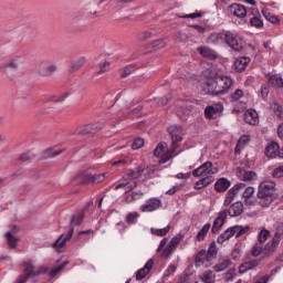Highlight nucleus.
I'll return each instance as SVG.
<instances>
[{
    "instance_id": "4468645a",
    "label": "nucleus",
    "mask_w": 283,
    "mask_h": 283,
    "mask_svg": "<svg viewBox=\"0 0 283 283\" xmlns=\"http://www.w3.org/2000/svg\"><path fill=\"white\" fill-rule=\"evenodd\" d=\"M224 111V106L222 104H214L207 106L205 109L206 118H216L217 116H220L222 112Z\"/></svg>"
},
{
    "instance_id": "a19ab883",
    "label": "nucleus",
    "mask_w": 283,
    "mask_h": 283,
    "mask_svg": "<svg viewBox=\"0 0 283 283\" xmlns=\"http://www.w3.org/2000/svg\"><path fill=\"white\" fill-rule=\"evenodd\" d=\"M70 96V93H63L60 96H54V95H49L46 96V101L52 102V103H63Z\"/></svg>"
},
{
    "instance_id": "423d86ee",
    "label": "nucleus",
    "mask_w": 283,
    "mask_h": 283,
    "mask_svg": "<svg viewBox=\"0 0 283 283\" xmlns=\"http://www.w3.org/2000/svg\"><path fill=\"white\" fill-rule=\"evenodd\" d=\"M223 43H227V45H229V48H231L235 52H240L241 50L244 49V40H242L240 35L235 34L232 31L226 32V38L223 40Z\"/></svg>"
},
{
    "instance_id": "7c9ffc66",
    "label": "nucleus",
    "mask_w": 283,
    "mask_h": 283,
    "mask_svg": "<svg viewBox=\"0 0 283 283\" xmlns=\"http://www.w3.org/2000/svg\"><path fill=\"white\" fill-rule=\"evenodd\" d=\"M250 142H251V136L242 135L239 138L237 146L234 148L235 154H240V151H242V149H244V147H247V145H249Z\"/></svg>"
},
{
    "instance_id": "7ed1b4c3",
    "label": "nucleus",
    "mask_w": 283,
    "mask_h": 283,
    "mask_svg": "<svg viewBox=\"0 0 283 283\" xmlns=\"http://www.w3.org/2000/svg\"><path fill=\"white\" fill-rule=\"evenodd\" d=\"M249 229H251L249 226H234L228 228L218 237L217 242H219V244H222L223 242H227V240L233 238V235H235V238H240V235H244V233H248Z\"/></svg>"
},
{
    "instance_id": "9d476101",
    "label": "nucleus",
    "mask_w": 283,
    "mask_h": 283,
    "mask_svg": "<svg viewBox=\"0 0 283 283\" xmlns=\"http://www.w3.org/2000/svg\"><path fill=\"white\" fill-rule=\"evenodd\" d=\"M265 156L268 158H283V147L280 149V144L272 142L265 147Z\"/></svg>"
},
{
    "instance_id": "5701e85b",
    "label": "nucleus",
    "mask_w": 283,
    "mask_h": 283,
    "mask_svg": "<svg viewBox=\"0 0 283 283\" xmlns=\"http://www.w3.org/2000/svg\"><path fill=\"white\" fill-rule=\"evenodd\" d=\"M151 269H154V259L148 260L147 263L136 272V280L138 282H140V280H144V277L149 273V271H151Z\"/></svg>"
},
{
    "instance_id": "0eeeda50",
    "label": "nucleus",
    "mask_w": 283,
    "mask_h": 283,
    "mask_svg": "<svg viewBox=\"0 0 283 283\" xmlns=\"http://www.w3.org/2000/svg\"><path fill=\"white\" fill-rule=\"evenodd\" d=\"M202 92L210 96H220V94H222V91L218 84L217 75H210V77L202 85Z\"/></svg>"
},
{
    "instance_id": "39448f33",
    "label": "nucleus",
    "mask_w": 283,
    "mask_h": 283,
    "mask_svg": "<svg viewBox=\"0 0 283 283\" xmlns=\"http://www.w3.org/2000/svg\"><path fill=\"white\" fill-rule=\"evenodd\" d=\"M223 43H227V45H229V48H231L235 52H240L241 50L244 49V40H242L240 35L235 34L232 31L226 32V38L223 40Z\"/></svg>"
},
{
    "instance_id": "cd10ccee",
    "label": "nucleus",
    "mask_w": 283,
    "mask_h": 283,
    "mask_svg": "<svg viewBox=\"0 0 283 283\" xmlns=\"http://www.w3.org/2000/svg\"><path fill=\"white\" fill-rule=\"evenodd\" d=\"M249 63H251V57L240 56L234 61V70L237 72H244Z\"/></svg>"
},
{
    "instance_id": "de8ad7c7",
    "label": "nucleus",
    "mask_w": 283,
    "mask_h": 283,
    "mask_svg": "<svg viewBox=\"0 0 283 283\" xmlns=\"http://www.w3.org/2000/svg\"><path fill=\"white\" fill-rule=\"evenodd\" d=\"M207 253L208 256H210V260H216V258H218V245H216V243H211Z\"/></svg>"
},
{
    "instance_id": "3c124183",
    "label": "nucleus",
    "mask_w": 283,
    "mask_h": 283,
    "mask_svg": "<svg viewBox=\"0 0 283 283\" xmlns=\"http://www.w3.org/2000/svg\"><path fill=\"white\" fill-rule=\"evenodd\" d=\"M3 67L7 70H19V64L17 63V60L8 61L3 64Z\"/></svg>"
},
{
    "instance_id": "680f3d73",
    "label": "nucleus",
    "mask_w": 283,
    "mask_h": 283,
    "mask_svg": "<svg viewBox=\"0 0 283 283\" xmlns=\"http://www.w3.org/2000/svg\"><path fill=\"white\" fill-rule=\"evenodd\" d=\"M176 273V265L171 264L168 266V269L164 273V277H169L170 275H174Z\"/></svg>"
},
{
    "instance_id": "864d4df0",
    "label": "nucleus",
    "mask_w": 283,
    "mask_h": 283,
    "mask_svg": "<svg viewBox=\"0 0 283 283\" xmlns=\"http://www.w3.org/2000/svg\"><path fill=\"white\" fill-rule=\"evenodd\" d=\"M65 266V262L60 264L59 266L56 268H53L51 269L49 272H48V275L50 277H54V275H57V273Z\"/></svg>"
},
{
    "instance_id": "ddd939ff",
    "label": "nucleus",
    "mask_w": 283,
    "mask_h": 283,
    "mask_svg": "<svg viewBox=\"0 0 283 283\" xmlns=\"http://www.w3.org/2000/svg\"><path fill=\"white\" fill-rule=\"evenodd\" d=\"M217 83L221 94H227V92H229L233 86V80L227 75H217Z\"/></svg>"
},
{
    "instance_id": "72a5a7b5",
    "label": "nucleus",
    "mask_w": 283,
    "mask_h": 283,
    "mask_svg": "<svg viewBox=\"0 0 283 283\" xmlns=\"http://www.w3.org/2000/svg\"><path fill=\"white\" fill-rule=\"evenodd\" d=\"M224 39H226V33H212L208 38V43L218 45V43H224Z\"/></svg>"
},
{
    "instance_id": "6ab92c4d",
    "label": "nucleus",
    "mask_w": 283,
    "mask_h": 283,
    "mask_svg": "<svg viewBox=\"0 0 283 283\" xmlns=\"http://www.w3.org/2000/svg\"><path fill=\"white\" fill-rule=\"evenodd\" d=\"M244 212V203L242 201H237L232 203L227 210V216H230V218H238V216H242Z\"/></svg>"
},
{
    "instance_id": "f257e3e1",
    "label": "nucleus",
    "mask_w": 283,
    "mask_h": 283,
    "mask_svg": "<svg viewBox=\"0 0 283 283\" xmlns=\"http://www.w3.org/2000/svg\"><path fill=\"white\" fill-rule=\"evenodd\" d=\"M275 191V181H262L258 188L256 205L263 209L271 207L277 200Z\"/></svg>"
},
{
    "instance_id": "b1692460",
    "label": "nucleus",
    "mask_w": 283,
    "mask_h": 283,
    "mask_svg": "<svg viewBox=\"0 0 283 283\" xmlns=\"http://www.w3.org/2000/svg\"><path fill=\"white\" fill-rule=\"evenodd\" d=\"M237 176L239 179L245 181V182H251V180H255L258 175L254 171L247 170L244 168H239Z\"/></svg>"
},
{
    "instance_id": "e433bc0d",
    "label": "nucleus",
    "mask_w": 283,
    "mask_h": 283,
    "mask_svg": "<svg viewBox=\"0 0 283 283\" xmlns=\"http://www.w3.org/2000/svg\"><path fill=\"white\" fill-rule=\"evenodd\" d=\"M4 238H7V242L10 247V249H17V244H19V239H17L14 235H12V232H7L4 234Z\"/></svg>"
},
{
    "instance_id": "2eb2a0df",
    "label": "nucleus",
    "mask_w": 283,
    "mask_h": 283,
    "mask_svg": "<svg viewBox=\"0 0 283 283\" xmlns=\"http://www.w3.org/2000/svg\"><path fill=\"white\" fill-rule=\"evenodd\" d=\"M159 253H161V258H168L170 253L176 251V245H172L171 243L167 244V238H164L160 241V244L157 249Z\"/></svg>"
},
{
    "instance_id": "5fc2aeb1",
    "label": "nucleus",
    "mask_w": 283,
    "mask_h": 283,
    "mask_svg": "<svg viewBox=\"0 0 283 283\" xmlns=\"http://www.w3.org/2000/svg\"><path fill=\"white\" fill-rule=\"evenodd\" d=\"M145 145V139L143 138H136L132 144V149H140Z\"/></svg>"
},
{
    "instance_id": "dca6fc26",
    "label": "nucleus",
    "mask_w": 283,
    "mask_h": 283,
    "mask_svg": "<svg viewBox=\"0 0 283 283\" xmlns=\"http://www.w3.org/2000/svg\"><path fill=\"white\" fill-rule=\"evenodd\" d=\"M230 14L232 17H237L238 19H245L247 18V7L244 4L234 3L229 7Z\"/></svg>"
},
{
    "instance_id": "6e6552de",
    "label": "nucleus",
    "mask_w": 283,
    "mask_h": 283,
    "mask_svg": "<svg viewBox=\"0 0 283 283\" xmlns=\"http://www.w3.org/2000/svg\"><path fill=\"white\" fill-rule=\"evenodd\" d=\"M70 229L67 230V234H61L55 242L52 243L53 249H63L65 244H67L69 240L72 239V235H74V217L71 218L70 221Z\"/></svg>"
},
{
    "instance_id": "a878e982",
    "label": "nucleus",
    "mask_w": 283,
    "mask_h": 283,
    "mask_svg": "<svg viewBox=\"0 0 283 283\" xmlns=\"http://www.w3.org/2000/svg\"><path fill=\"white\" fill-rule=\"evenodd\" d=\"M243 118L248 125H258V122L260 120V116L253 108L245 111Z\"/></svg>"
},
{
    "instance_id": "bf43d9fd",
    "label": "nucleus",
    "mask_w": 283,
    "mask_h": 283,
    "mask_svg": "<svg viewBox=\"0 0 283 283\" xmlns=\"http://www.w3.org/2000/svg\"><path fill=\"white\" fill-rule=\"evenodd\" d=\"M202 17V12L196 11L195 13L181 15V19H200Z\"/></svg>"
},
{
    "instance_id": "f704fd0d",
    "label": "nucleus",
    "mask_w": 283,
    "mask_h": 283,
    "mask_svg": "<svg viewBox=\"0 0 283 283\" xmlns=\"http://www.w3.org/2000/svg\"><path fill=\"white\" fill-rule=\"evenodd\" d=\"M85 63H87V57L85 56H81L77 60H74L71 64L72 72H78V70H81Z\"/></svg>"
},
{
    "instance_id": "ea45409f",
    "label": "nucleus",
    "mask_w": 283,
    "mask_h": 283,
    "mask_svg": "<svg viewBox=\"0 0 283 283\" xmlns=\"http://www.w3.org/2000/svg\"><path fill=\"white\" fill-rule=\"evenodd\" d=\"M209 229H211L210 223H206L197 233V240L201 242V240H205L207 233H209Z\"/></svg>"
},
{
    "instance_id": "c756f323",
    "label": "nucleus",
    "mask_w": 283,
    "mask_h": 283,
    "mask_svg": "<svg viewBox=\"0 0 283 283\" xmlns=\"http://www.w3.org/2000/svg\"><path fill=\"white\" fill-rule=\"evenodd\" d=\"M198 52L201 54V56L209 59L210 61L218 59V53L207 46L199 48Z\"/></svg>"
},
{
    "instance_id": "c9c22d12",
    "label": "nucleus",
    "mask_w": 283,
    "mask_h": 283,
    "mask_svg": "<svg viewBox=\"0 0 283 283\" xmlns=\"http://www.w3.org/2000/svg\"><path fill=\"white\" fill-rule=\"evenodd\" d=\"M60 154H63V149H61L59 147H52V148H48L43 153V157L44 158H54V157L59 156Z\"/></svg>"
},
{
    "instance_id": "774afa93",
    "label": "nucleus",
    "mask_w": 283,
    "mask_h": 283,
    "mask_svg": "<svg viewBox=\"0 0 283 283\" xmlns=\"http://www.w3.org/2000/svg\"><path fill=\"white\" fill-rule=\"evenodd\" d=\"M132 72H134V66H126L124 69V71L122 72V77L125 78V77L129 76V74H132Z\"/></svg>"
},
{
    "instance_id": "6e6d98bb",
    "label": "nucleus",
    "mask_w": 283,
    "mask_h": 283,
    "mask_svg": "<svg viewBox=\"0 0 283 283\" xmlns=\"http://www.w3.org/2000/svg\"><path fill=\"white\" fill-rule=\"evenodd\" d=\"M165 45H167V43H165V41L163 40H156L151 43L153 50H163Z\"/></svg>"
},
{
    "instance_id": "0e129e2a",
    "label": "nucleus",
    "mask_w": 283,
    "mask_h": 283,
    "mask_svg": "<svg viewBox=\"0 0 283 283\" xmlns=\"http://www.w3.org/2000/svg\"><path fill=\"white\" fill-rule=\"evenodd\" d=\"M181 241H182V235H175L171 238L169 243L176 248L178 247V244H180Z\"/></svg>"
},
{
    "instance_id": "58836bf2",
    "label": "nucleus",
    "mask_w": 283,
    "mask_h": 283,
    "mask_svg": "<svg viewBox=\"0 0 283 283\" xmlns=\"http://www.w3.org/2000/svg\"><path fill=\"white\" fill-rule=\"evenodd\" d=\"M271 109L275 114V116H277V118H283V107L282 104H280V102H274L271 105Z\"/></svg>"
},
{
    "instance_id": "f03ea898",
    "label": "nucleus",
    "mask_w": 283,
    "mask_h": 283,
    "mask_svg": "<svg viewBox=\"0 0 283 283\" xmlns=\"http://www.w3.org/2000/svg\"><path fill=\"white\" fill-rule=\"evenodd\" d=\"M218 174V168L213 166V163L206 161L199 168L192 171V176L195 178H200L195 184V189H205V187H209L211 182H213V175Z\"/></svg>"
},
{
    "instance_id": "9b49d317",
    "label": "nucleus",
    "mask_w": 283,
    "mask_h": 283,
    "mask_svg": "<svg viewBox=\"0 0 283 283\" xmlns=\"http://www.w3.org/2000/svg\"><path fill=\"white\" fill-rule=\"evenodd\" d=\"M211 262L213 261L210 259L207 250H201L196 256L195 266H205L206 269H209V266L212 264Z\"/></svg>"
},
{
    "instance_id": "4c0bfd02",
    "label": "nucleus",
    "mask_w": 283,
    "mask_h": 283,
    "mask_svg": "<svg viewBox=\"0 0 283 283\" xmlns=\"http://www.w3.org/2000/svg\"><path fill=\"white\" fill-rule=\"evenodd\" d=\"M22 266H24V275L27 277H32V273L34 271V264L32 263V260L24 262Z\"/></svg>"
},
{
    "instance_id": "aec40b11",
    "label": "nucleus",
    "mask_w": 283,
    "mask_h": 283,
    "mask_svg": "<svg viewBox=\"0 0 283 283\" xmlns=\"http://www.w3.org/2000/svg\"><path fill=\"white\" fill-rule=\"evenodd\" d=\"M171 98V93H168L165 97H154L153 99L147 101L146 105H150V107H165V105H167V103H169Z\"/></svg>"
},
{
    "instance_id": "37998d69",
    "label": "nucleus",
    "mask_w": 283,
    "mask_h": 283,
    "mask_svg": "<svg viewBox=\"0 0 283 283\" xmlns=\"http://www.w3.org/2000/svg\"><path fill=\"white\" fill-rule=\"evenodd\" d=\"M250 24L252 28H264V22L260 18V15H254L250 18Z\"/></svg>"
},
{
    "instance_id": "4d7b16f0",
    "label": "nucleus",
    "mask_w": 283,
    "mask_h": 283,
    "mask_svg": "<svg viewBox=\"0 0 283 283\" xmlns=\"http://www.w3.org/2000/svg\"><path fill=\"white\" fill-rule=\"evenodd\" d=\"M269 235H270L269 230H261L259 233V242H261V243L266 242Z\"/></svg>"
},
{
    "instance_id": "412c9836",
    "label": "nucleus",
    "mask_w": 283,
    "mask_h": 283,
    "mask_svg": "<svg viewBox=\"0 0 283 283\" xmlns=\"http://www.w3.org/2000/svg\"><path fill=\"white\" fill-rule=\"evenodd\" d=\"M145 171H147L145 167H138L136 170L128 169L124 175V180H136L140 178V176H145Z\"/></svg>"
},
{
    "instance_id": "20e7f679",
    "label": "nucleus",
    "mask_w": 283,
    "mask_h": 283,
    "mask_svg": "<svg viewBox=\"0 0 283 283\" xmlns=\"http://www.w3.org/2000/svg\"><path fill=\"white\" fill-rule=\"evenodd\" d=\"M78 185H98L105 180V174L92 175L87 171L81 172L75 177Z\"/></svg>"
},
{
    "instance_id": "8fccbe9b",
    "label": "nucleus",
    "mask_w": 283,
    "mask_h": 283,
    "mask_svg": "<svg viewBox=\"0 0 283 283\" xmlns=\"http://www.w3.org/2000/svg\"><path fill=\"white\" fill-rule=\"evenodd\" d=\"M263 17H265V19L268 21H270V23H273L274 25L280 23V18H277L276 15L271 14L270 12L263 11Z\"/></svg>"
},
{
    "instance_id": "79ce46f5",
    "label": "nucleus",
    "mask_w": 283,
    "mask_h": 283,
    "mask_svg": "<svg viewBox=\"0 0 283 283\" xmlns=\"http://www.w3.org/2000/svg\"><path fill=\"white\" fill-rule=\"evenodd\" d=\"M242 96H244V91L238 88L229 96V101L230 103H238V101L241 99Z\"/></svg>"
},
{
    "instance_id": "69168bd1",
    "label": "nucleus",
    "mask_w": 283,
    "mask_h": 283,
    "mask_svg": "<svg viewBox=\"0 0 283 283\" xmlns=\"http://www.w3.org/2000/svg\"><path fill=\"white\" fill-rule=\"evenodd\" d=\"M274 178H283V166H279L273 171Z\"/></svg>"
},
{
    "instance_id": "1a4fd4ad",
    "label": "nucleus",
    "mask_w": 283,
    "mask_h": 283,
    "mask_svg": "<svg viewBox=\"0 0 283 283\" xmlns=\"http://www.w3.org/2000/svg\"><path fill=\"white\" fill-rule=\"evenodd\" d=\"M168 134H170L171 137L172 149H176V147H178V143L182 140V127L171 125L168 127Z\"/></svg>"
},
{
    "instance_id": "a18cd8bd",
    "label": "nucleus",
    "mask_w": 283,
    "mask_h": 283,
    "mask_svg": "<svg viewBox=\"0 0 283 283\" xmlns=\"http://www.w3.org/2000/svg\"><path fill=\"white\" fill-rule=\"evenodd\" d=\"M150 233H153V235L163 238V235H167V233H169V226L163 229L150 228Z\"/></svg>"
},
{
    "instance_id": "338daca9",
    "label": "nucleus",
    "mask_w": 283,
    "mask_h": 283,
    "mask_svg": "<svg viewBox=\"0 0 283 283\" xmlns=\"http://www.w3.org/2000/svg\"><path fill=\"white\" fill-rule=\"evenodd\" d=\"M233 275H235V270L230 269V270H228V273H226L223 277H224L226 282H229V281L233 280Z\"/></svg>"
},
{
    "instance_id": "13d9d810",
    "label": "nucleus",
    "mask_w": 283,
    "mask_h": 283,
    "mask_svg": "<svg viewBox=\"0 0 283 283\" xmlns=\"http://www.w3.org/2000/svg\"><path fill=\"white\" fill-rule=\"evenodd\" d=\"M41 273H48V268L41 265L38 268V270H33L31 277H38V275H41Z\"/></svg>"
},
{
    "instance_id": "49530a36",
    "label": "nucleus",
    "mask_w": 283,
    "mask_h": 283,
    "mask_svg": "<svg viewBox=\"0 0 283 283\" xmlns=\"http://www.w3.org/2000/svg\"><path fill=\"white\" fill-rule=\"evenodd\" d=\"M128 109H130L134 114V116H140L143 114V105L142 104H130L127 106Z\"/></svg>"
},
{
    "instance_id": "a211bd4d",
    "label": "nucleus",
    "mask_w": 283,
    "mask_h": 283,
    "mask_svg": "<svg viewBox=\"0 0 283 283\" xmlns=\"http://www.w3.org/2000/svg\"><path fill=\"white\" fill-rule=\"evenodd\" d=\"M98 132V126L95 124H87L84 126H80L75 129L76 136H87L90 134H96Z\"/></svg>"
},
{
    "instance_id": "603ef678",
    "label": "nucleus",
    "mask_w": 283,
    "mask_h": 283,
    "mask_svg": "<svg viewBox=\"0 0 283 283\" xmlns=\"http://www.w3.org/2000/svg\"><path fill=\"white\" fill-rule=\"evenodd\" d=\"M85 235H86V238H85ZM92 235H94V231H92V230L81 231L78 233V240H83L84 238H85L84 240H90V238H92Z\"/></svg>"
},
{
    "instance_id": "c85d7f7f",
    "label": "nucleus",
    "mask_w": 283,
    "mask_h": 283,
    "mask_svg": "<svg viewBox=\"0 0 283 283\" xmlns=\"http://www.w3.org/2000/svg\"><path fill=\"white\" fill-rule=\"evenodd\" d=\"M229 187H231V181H229L227 178H220L214 184V189L219 193H223V191H227Z\"/></svg>"
},
{
    "instance_id": "f8f14e48",
    "label": "nucleus",
    "mask_w": 283,
    "mask_h": 283,
    "mask_svg": "<svg viewBox=\"0 0 283 283\" xmlns=\"http://www.w3.org/2000/svg\"><path fill=\"white\" fill-rule=\"evenodd\" d=\"M163 205V201L158 198H150L144 205L140 206V211L143 213H150L151 211H156Z\"/></svg>"
},
{
    "instance_id": "e2e57ef3",
    "label": "nucleus",
    "mask_w": 283,
    "mask_h": 283,
    "mask_svg": "<svg viewBox=\"0 0 283 283\" xmlns=\"http://www.w3.org/2000/svg\"><path fill=\"white\" fill-rule=\"evenodd\" d=\"M253 193H255V188L253 187H248L245 188V190L243 191V198H251L253 196Z\"/></svg>"
},
{
    "instance_id": "2f4dec72",
    "label": "nucleus",
    "mask_w": 283,
    "mask_h": 283,
    "mask_svg": "<svg viewBox=\"0 0 283 283\" xmlns=\"http://www.w3.org/2000/svg\"><path fill=\"white\" fill-rule=\"evenodd\" d=\"M231 259L229 258H223L220 260V262L214 265L212 269L216 271V273H222V271H227L229 269V265L231 264Z\"/></svg>"
},
{
    "instance_id": "052dcab7",
    "label": "nucleus",
    "mask_w": 283,
    "mask_h": 283,
    "mask_svg": "<svg viewBox=\"0 0 283 283\" xmlns=\"http://www.w3.org/2000/svg\"><path fill=\"white\" fill-rule=\"evenodd\" d=\"M252 256L253 258H258L260 255H262V247L255 244L253 248H252Z\"/></svg>"
},
{
    "instance_id": "393cba45",
    "label": "nucleus",
    "mask_w": 283,
    "mask_h": 283,
    "mask_svg": "<svg viewBox=\"0 0 283 283\" xmlns=\"http://www.w3.org/2000/svg\"><path fill=\"white\" fill-rule=\"evenodd\" d=\"M261 264H262L261 259L244 262L239 266V273L244 274L247 273V271H253L255 266H260Z\"/></svg>"
},
{
    "instance_id": "f3484780",
    "label": "nucleus",
    "mask_w": 283,
    "mask_h": 283,
    "mask_svg": "<svg viewBox=\"0 0 283 283\" xmlns=\"http://www.w3.org/2000/svg\"><path fill=\"white\" fill-rule=\"evenodd\" d=\"M227 220V209L219 212L218 217L214 219L211 232L218 233L220 229L224 226V221Z\"/></svg>"
},
{
    "instance_id": "c03bdc74",
    "label": "nucleus",
    "mask_w": 283,
    "mask_h": 283,
    "mask_svg": "<svg viewBox=\"0 0 283 283\" xmlns=\"http://www.w3.org/2000/svg\"><path fill=\"white\" fill-rule=\"evenodd\" d=\"M138 218H140L138 212H129L126 216V222L127 224H136V222H138Z\"/></svg>"
},
{
    "instance_id": "473e14b6",
    "label": "nucleus",
    "mask_w": 283,
    "mask_h": 283,
    "mask_svg": "<svg viewBox=\"0 0 283 283\" xmlns=\"http://www.w3.org/2000/svg\"><path fill=\"white\" fill-rule=\"evenodd\" d=\"M199 280L203 283H216V273L211 270H207L199 275Z\"/></svg>"
},
{
    "instance_id": "bb28decb",
    "label": "nucleus",
    "mask_w": 283,
    "mask_h": 283,
    "mask_svg": "<svg viewBox=\"0 0 283 283\" xmlns=\"http://www.w3.org/2000/svg\"><path fill=\"white\" fill-rule=\"evenodd\" d=\"M42 67L38 70L39 76L42 77L52 76L56 72V64H42Z\"/></svg>"
},
{
    "instance_id": "4be33fe9",
    "label": "nucleus",
    "mask_w": 283,
    "mask_h": 283,
    "mask_svg": "<svg viewBox=\"0 0 283 283\" xmlns=\"http://www.w3.org/2000/svg\"><path fill=\"white\" fill-rule=\"evenodd\" d=\"M167 151V144L166 143H159L157 147L154 150V156L156 158H161L160 163H168L169 156H165V153Z\"/></svg>"
},
{
    "instance_id": "09e8293b",
    "label": "nucleus",
    "mask_w": 283,
    "mask_h": 283,
    "mask_svg": "<svg viewBox=\"0 0 283 283\" xmlns=\"http://www.w3.org/2000/svg\"><path fill=\"white\" fill-rule=\"evenodd\" d=\"M98 70L95 72L96 76H101V74H105L107 72V60L98 63L96 66Z\"/></svg>"
}]
</instances>
